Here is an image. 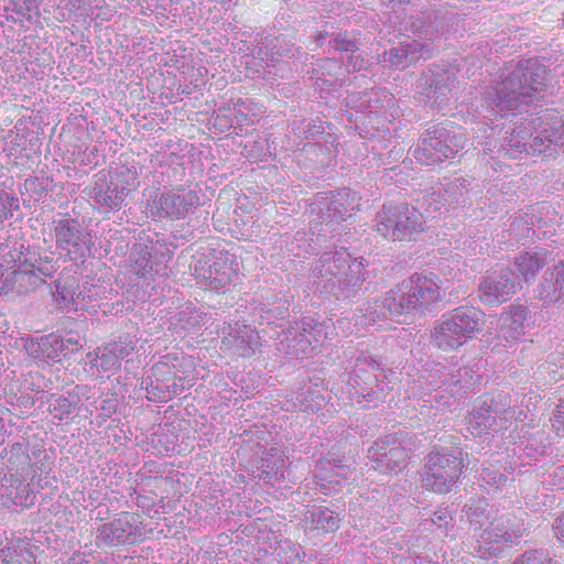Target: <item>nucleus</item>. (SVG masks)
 Masks as SVG:
<instances>
[{"label":"nucleus","mask_w":564,"mask_h":564,"mask_svg":"<svg viewBox=\"0 0 564 564\" xmlns=\"http://www.w3.org/2000/svg\"><path fill=\"white\" fill-rule=\"evenodd\" d=\"M546 85V69L536 59L519 63L513 70L502 75L496 86L495 105L501 115L519 110L534 102Z\"/></svg>","instance_id":"f257e3e1"},{"label":"nucleus","mask_w":564,"mask_h":564,"mask_svg":"<svg viewBox=\"0 0 564 564\" xmlns=\"http://www.w3.org/2000/svg\"><path fill=\"white\" fill-rule=\"evenodd\" d=\"M525 532L523 524L510 514L494 519L473 545V555L485 561L502 556L506 549L518 544Z\"/></svg>","instance_id":"f03ea898"},{"label":"nucleus","mask_w":564,"mask_h":564,"mask_svg":"<svg viewBox=\"0 0 564 564\" xmlns=\"http://www.w3.org/2000/svg\"><path fill=\"white\" fill-rule=\"evenodd\" d=\"M152 533L138 513L123 512L98 529V546L134 545L143 542Z\"/></svg>","instance_id":"7ed1b4c3"},{"label":"nucleus","mask_w":564,"mask_h":564,"mask_svg":"<svg viewBox=\"0 0 564 564\" xmlns=\"http://www.w3.org/2000/svg\"><path fill=\"white\" fill-rule=\"evenodd\" d=\"M530 310L523 305H512L500 315L496 339L499 340L492 349L508 348L516 345L531 327Z\"/></svg>","instance_id":"20e7f679"},{"label":"nucleus","mask_w":564,"mask_h":564,"mask_svg":"<svg viewBox=\"0 0 564 564\" xmlns=\"http://www.w3.org/2000/svg\"><path fill=\"white\" fill-rule=\"evenodd\" d=\"M411 294L403 310L426 307L446 296V290L435 274H414L411 279Z\"/></svg>","instance_id":"39448f33"},{"label":"nucleus","mask_w":564,"mask_h":564,"mask_svg":"<svg viewBox=\"0 0 564 564\" xmlns=\"http://www.w3.org/2000/svg\"><path fill=\"white\" fill-rule=\"evenodd\" d=\"M479 299L489 305L506 302L516 292L513 273L509 269H501L484 279L479 284Z\"/></svg>","instance_id":"423d86ee"},{"label":"nucleus","mask_w":564,"mask_h":564,"mask_svg":"<svg viewBox=\"0 0 564 564\" xmlns=\"http://www.w3.org/2000/svg\"><path fill=\"white\" fill-rule=\"evenodd\" d=\"M197 196L193 192L186 194H177L167 192L161 194L159 198L158 216L166 217L170 219H182L186 216L189 208L197 200Z\"/></svg>","instance_id":"0eeeda50"},{"label":"nucleus","mask_w":564,"mask_h":564,"mask_svg":"<svg viewBox=\"0 0 564 564\" xmlns=\"http://www.w3.org/2000/svg\"><path fill=\"white\" fill-rule=\"evenodd\" d=\"M443 457L438 453L429 455L426 473L422 479L423 486L433 492H447L452 484L447 479L445 467L441 465Z\"/></svg>","instance_id":"6e6552de"},{"label":"nucleus","mask_w":564,"mask_h":564,"mask_svg":"<svg viewBox=\"0 0 564 564\" xmlns=\"http://www.w3.org/2000/svg\"><path fill=\"white\" fill-rule=\"evenodd\" d=\"M539 297L546 302H557L564 296V262H560L545 272L538 288Z\"/></svg>","instance_id":"1a4fd4ad"},{"label":"nucleus","mask_w":564,"mask_h":564,"mask_svg":"<svg viewBox=\"0 0 564 564\" xmlns=\"http://www.w3.org/2000/svg\"><path fill=\"white\" fill-rule=\"evenodd\" d=\"M458 314L453 311L443 316L434 333L436 345L444 349H454L458 338Z\"/></svg>","instance_id":"9d476101"},{"label":"nucleus","mask_w":564,"mask_h":564,"mask_svg":"<svg viewBox=\"0 0 564 564\" xmlns=\"http://www.w3.org/2000/svg\"><path fill=\"white\" fill-rule=\"evenodd\" d=\"M545 263L546 251L544 249L521 253L514 260L517 271L519 275L524 279V281L533 280L538 272L545 265Z\"/></svg>","instance_id":"9b49d317"},{"label":"nucleus","mask_w":564,"mask_h":564,"mask_svg":"<svg viewBox=\"0 0 564 564\" xmlns=\"http://www.w3.org/2000/svg\"><path fill=\"white\" fill-rule=\"evenodd\" d=\"M530 126L535 131V135L528 142L529 153L528 154H553V143L544 137L543 128L545 127V119L542 117L533 118L530 120Z\"/></svg>","instance_id":"f8f14e48"},{"label":"nucleus","mask_w":564,"mask_h":564,"mask_svg":"<svg viewBox=\"0 0 564 564\" xmlns=\"http://www.w3.org/2000/svg\"><path fill=\"white\" fill-rule=\"evenodd\" d=\"M484 313L475 307H465L460 311V336L471 338L474 333L482 329Z\"/></svg>","instance_id":"ddd939ff"},{"label":"nucleus","mask_w":564,"mask_h":564,"mask_svg":"<svg viewBox=\"0 0 564 564\" xmlns=\"http://www.w3.org/2000/svg\"><path fill=\"white\" fill-rule=\"evenodd\" d=\"M491 413L497 414V409H491V405L487 403L486 400H479L474 406L471 412L468 413V416H466V420L468 421V424L471 423V420L474 419L476 421V426L481 429H487L491 425V421H494V416Z\"/></svg>","instance_id":"4468645a"},{"label":"nucleus","mask_w":564,"mask_h":564,"mask_svg":"<svg viewBox=\"0 0 564 564\" xmlns=\"http://www.w3.org/2000/svg\"><path fill=\"white\" fill-rule=\"evenodd\" d=\"M564 120L555 119L549 120L545 118V127L543 128L544 137L550 143H553L554 149L558 148L564 152Z\"/></svg>","instance_id":"2eb2a0df"},{"label":"nucleus","mask_w":564,"mask_h":564,"mask_svg":"<svg viewBox=\"0 0 564 564\" xmlns=\"http://www.w3.org/2000/svg\"><path fill=\"white\" fill-rule=\"evenodd\" d=\"M512 564H556L543 550H530L518 556Z\"/></svg>","instance_id":"dca6fc26"},{"label":"nucleus","mask_w":564,"mask_h":564,"mask_svg":"<svg viewBox=\"0 0 564 564\" xmlns=\"http://www.w3.org/2000/svg\"><path fill=\"white\" fill-rule=\"evenodd\" d=\"M507 151H511L510 155L516 156L517 153H529L528 142L520 140L516 133L511 132L506 138Z\"/></svg>","instance_id":"f3484780"},{"label":"nucleus","mask_w":564,"mask_h":564,"mask_svg":"<svg viewBox=\"0 0 564 564\" xmlns=\"http://www.w3.org/2000/svg\"><path fill=\"white\" fill-rule=\"evenodd\" d=\"M73 237L74 230L68 221L61 223L56 228V242L64 248V246L69 245Z\"/></svg>","instance_id":"a211bd4d"},{"label":"nucleus","mask_w":564,"mask_h":564,"mask_svg":"<svg viewBox=\"0 0 564 564\" xmlns=\"http://www.w3.org/2000/svg\"><path fill=\"white\" fill-rule=\"evenodd\" d=\"M552 426L555 429L557 435L564 437V401L556 406Z\"/></svg>","instance_id":"6ab92c4d"},{"label":"nucleus","mask_w":564,"mask_h":564,"mask_svg":"<svg viewBox=\"0 0 564 564\" xmlns=\"http://www.w3.org/2000/svg\"><path fill=\"white\" fill-rule=\"evenodd\" d=\"M100 366L105 370L120 368V358L118 356H116L115 349H110L109 355L108 354L102 355Z\"/></svg>","instance_id":"aec40b11"},{"label":"nucleus","mask_w":564,"mask_h":564,"mask_svg":"<svg viewBox=\"0 0 564 564\" xmlns=\"http://www.w3.org/2000/svg\"><path fill=\"white\" fill-rule=\"evenodd\" d=\"M534 129L530 126V120L528 122H521L519 126H517L512 132L516 133V135L522 140L530 142L532 138V132Z\"/></svg>","instance_id":"412c9836"},{"label":"nucleus","mask_w":564,"mask_h":564,"mask_svg":"<svg viewBox=\"0 0 564 564\" xmlns=\"http://www.w3.org/2000/svg\"><path fill=\"white\" fill-rule=\"evenodd\" d=\"M553 529L557 539L564 543V514L555 520Z\"/></svg>","instance_id":"4be33fe9"},{"label":"nucleus","mask_w":564,"mask_h":564,"mask_svg":"<svg viewBox=\"0 0 564 564\" xmlns=\"http://www.w3.org/2000/svg\"><path fill=\"white\" fill-rule=\"evenodd\" d=\"M337 48L340 51H352L355 48V42L350 40H340V35L336 39Z\"/></svg>","instance_id":"5701e85b"},{"label":"nucleus","mask_w":564,"mask_h":564,"mask_svg":"<svg viewBox=\"0 0 564 564\" xmlns=\"http://www.w3.org/2000/svg\"><path fill=\"white\" fill-rule=\"evenodd\" d=\"M105 204H106L108 207H110V208H120V207H121L122 202H121V199H120L119 202H117V200H113V202H112V200H111V202H107V200L105 199Z\"/></svg>","instance_id":"b1692460"},{"label":"nucleus","mask_w":564,"mask_h":564,"mask_svg":"<svg viewBox=\"0 0 564 564\" xmlns=\"http://www.w3.org/2000/svg\"><path fill=\"white\" fill-rule=\"evenodd\" d=\"M478 365H479V362L474 364V366H473V368L470 369V371H471V372H477V371L480 369V367H479Z\"/></svg>","instance_id":"393cba45"},{"label":"nucleus","mask_w":564,"mask_h":564,"mask_svg":"<svg viewBox=\"0 0 564 564\" xmlns=\"http://www.w3.org/2000/svg\"><path fill=\"white\" fill-rule=\"evenodd\" d=\"M479 376H477V378L474 380L473 379V376H470V382L468 383L469 386H474L477 381H479Z\"/></svg>","instance_id":"a878e982"},{"label":"nucleus","mask_w":564,"mask_h":564,"mask_svg":"<svg viewBox=\"0 0 564 564\" xmlns=\"http://www.w3.org/2000/svg\"><path fill=\"white\" fill-rule=\"evenodd\" d=\"M555 474H564V467H557Z\"/></svg>","instance_id":"bb28decb"},{"label":"nucleus","mask_w":564,"mask_h":564,"mask_svg":"<svg viewBox=\"0 0 564 564\" xmlns=\"http://www.w3.org/2000/svg\"><path fill=\"white\" fill-rule=\"evenodd\" d=\"M333 520V525L334 527H338V521L337 520H334L333 518H330Z\"/></svg>","instance_id":"cd10ccee"},{"label":"nucleus","mask_w":564,"mask_h":564,"mask_svg":"<svg viewBox=\"0 0 564 564\" xmlns=\"http://www.w3.org/2000/svg\"><path fill=\"white\" fill-rule=\"evenodd\" d=\"M563 25H564V14H563Z\"/></svg>","instance_id":"c85d7f7f"}]
</instances>
